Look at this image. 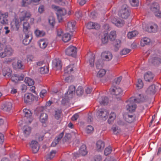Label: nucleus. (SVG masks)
<instances>
[{
    "instance_id": "obj_1",
    "label": "nucleus",
    "mask_w": 161,
    "mask_h": 161,
    "mask_svg": "<svg viewBox=\"0 0 161 161\" xmlns=\"http://www.w3.org/2000/svg\"><path fill=\"white\" fill-rule=\"evenodd\" d=\"M145 100V98L142 94H139L136 98L134 97H132L126 101L127 104L126 108L128 111L132 112L136 108V103L143 102Z\"/></svg>"
},
{
    "instance_id": "obj_2",
    "label": "nucleus",
    "mask_w": 161,
    "mask_h": 161,
    "mask_svg": "<svg viewBox=\"0 0 161 161\" xmlns=\"http://www.w3.org/2000/svg\"><path fill=\"white\" fill-rule=\"evenodd\" d=\"M52 7L57 11L56 14L59 21H62L66 14V11L65 9L54 5H52Z\"/></svg>"
},
{
    "instance_id": "obj_3",
    "label": "nucleus",
    "mask_w": 161,
    "mask_h": 161,
    "mask_svg": "<svg viewBox=\"0 0 161 161\" xmlns=\"http://www.w3.org/2000/svg\"><path fill=\"white\" fill-rule=\"evenodd\" d=\"M119 14L122 18L127 19L130 15L129 9L128 6L126 4L123 5L119 12Z\"/></svg>"
},
{
    "instance_id": "obj_4",
    "label": "nucleus",
    "mask_w": 161,
    "mask_h": 161,
    "mask_svg": "<svg viewBox=\"0 0 161 161\" xmlns=\"http://www.w3.org/2000/svg\"><path fill=\"white\" fill-rule=\"evenodd\" d=\"M110 94L114 96L117 98H119L122 94V91L121 88L115 86H113L110 89Z\"/></svg>"
},
{
    "instance_id": "obj_5",
    "label": "nucleus",
    "mask_w": 161,
    "mask_h": 161,
    "mask_svg": "<svg viewBox=\"0 0 161 161\" xmlns=\"http://www.w3.org/2000/svg\"><path fill=\"white\" fill-rule=\"evenodd\" d=\"M96 68L98 69H100L99 70L98 72L97 76L98 77H103L105 74L106 71L103 69H100L103 65V61L101 59H98L96 63Z\"/></svg>"
},
{
    "instance_id": "obj_6",
    "label": "nucleus",
    "mask_w": 161,
    "mask_h": 161,
    "mask_svg": "<svg viewBox=\"0 0 161 161\" xmlns=\"http://www.w3.org/2000/svg\"><path fill=\"white\" fill-rule=\"evenodd\" d=\"M87 153L86 146L85 145H82L79 150L78 153L77 152L74 153V158H75L79 157L80 156H85Z\"/></svg>"
},
{
    "instance_id": "obj_7",
    "label": "nucleus",
    "mask_w": 161,
    "mask_h": 161,
    "mask_svg": "<svg viewBox=\"0 0 161 161\" xmlns=\"http://www.w3.org/2000/svg\"><path fill=\"white\" fill-rule=\"evenodd\" d=\"M20 12L19 18L21 22L23 21L27 20L30 18L31 14L29 11L20 10Z\"/></svg>"
},
{
    "instance_id": "obj_8",
    "label": "nucleus",
    "mask_w": 161,
    "mask_h": 161,
    "mask_svg": "<svg viewBox=\"0 0 161 161\" xmlns=\"http://www.w3.org/2000/svg\"><path fill=\"white\" fill-rule=\"evenodd\" d=\"M75 88L74 86L71 85L69 86L68 91L65 94L64 99L68 100L72 98L75 94Z\"/></svg>"
},
{
    "instance_id": "obj_9",
    "label": "nucleus",
    "mask_w": 161,
    "mask_h": 161,
    "mask_svg": "<svg viewBox=\"0 0 161 161\" xmlns=\"http://www.w3.org/2000/svg\"><path fill=\"white\" fill-rule=\"evenodd\" d=\"M23 112L25 115L24 119H26L25 123L26 124H30L32 121V117L31 111L26 108H24Z\"/></svg>"
},
{
    "instance_id": "obj_10",
    "label": "nucleus",
    "mask_w": 161,
    "mask_h": 161,
    "mask_svg": "<svg viewBox=\"0 0 161 161\" xmlns=\"http://www.w3.org/2000/svg\"><path fill=\"white\" fill-rule=\"evenodd\" d=\"M150 9L155 13L156 16L158 18L161 17V11L159 10V7L158 3H154L150 6Z\"/></svg>"
},
{
    "instance_id": "obj_11",
    "label": "nucleus",
    "mask_w": 161,
    "mask_h": 161,
    "mask_svg": "<svg viewBox=\"0 0 161 161\" xmlns=\"http://www.w3.org/2000/svg\"><path fill=\"white\" fill-rule=\"evenodd\" d=\"M108 111L105 109H100L97 113V116L103 120H105L108 118Z\"/></svg>"
},
{
    "instance_id": "obj_12",
    "label": "nucleus",
    "mask_w": 161,
    "mask_h": 161,
    "mask_svg": "<svg viewBox=\"0 0 161 161\" xmlns=\"http://www.w3.org/2000/svg\"><path fill=\"white\" fill-rule=\"evenodd\" d=\"M76 52V48L72 46L69 47L65 50L66 55L72 57H75V56Z\"/></svg>"
},
{
    "instance_id": "obj_13",
    "label": "nucleus",
    "mask_w": 161,
    "mask_h": 161,
    "mask_svg": "<svg viewBox=\"0 0 161 161\" xmlns=\"http://www.w3.org/2000/svg\"><path fill=\"white\" fill-rule=\"evenodd\" d=\"M29 145L33 153H35L38 151L39 149V146L37 141L33 140L30 143Z\"/></svg>"
},
{
    "instance_id": "obj_14",
    "label": "nucleus",
    "mask_w": 161,
    "mask_h": 161,
    "mask_svg": "<svg viewBox=\"0 0 161 161\" xmlns=\"http://www.w3.org/2000/svg\"><path fill=\"white\" fill-rule=\"evenodd\" d=\"M25 36L23 40V43L25 45H27L31 42L32 36L31 32H28V33H25Z\"/></svg>"
},
{
    "instance_id": "obj_15",
    "label": "nucleus",
    "mask_w": 161,
    "mask_h": 161,
    "mask_svg": "<svg viewBox=\"0 0 161 161\" xmlns=\"http://www.w3.org/2000/svg\"><path fill=\"white\" fill-rule=\"evenodd\" d=\"M149 61L154 65L158 64L161 63V59L157 56L156 53L153 54L151 58L149 60Z\"/></svg>"
},
{
    "instance_id": "obj_16",
    "label": "nucleus",
    "mask_w": 161,
    "mask_h": 161,
    "mask_svg": "<svg viewBox=\"0 0 161 161\" xmlns=\"http://www.w3.org/2000/svg\"><path fill=\"white\" fill-rule=\"evenodd\" d=\"M123 117L125 120L129 123L132 122L135 119V115L129 113L124 114Z\"/></svg>"
},
{
    "instance_id": "obj_17",
    "label": "nucleus",
    "mask_w": 161,
    "mask_h": 161,
    "mask_svg": "<svg viewBox=\"0 0 161 161\" xmlns=\"http://www.w3.org/2000/svg\"><path fill=\"white\" fill-rule=\"evenodd\" d=\"M52 66L56 69H60L62 67L60 60L59 59H53L52 62Z\"/></svg>"
},
{
    "instance_id": "obj_18",
    "label": "nucleus",
    "mask_w": 161,
    "mask_h": 161,
    "mask_svg": "<svg viewBox=\"0 0 161 161\" xmlns=\"http://www.w3.org/2000/svg\"><path fill=\"white\" fill-rule=\"evenodd\" d=\"M102 56L106 61L110 60L113 57L111 53L108 51L103 52L102 53Z\"/></svg>"
},
{
    "instance_id": "obj_19",
    "label": "nucleus",
    "mask_w": 161,
    "mask_h": 161,
    "mask_svg": "<svg viewBox=\"0 0 161 161\" xmlns=\"http://www.w3.org/2000/svg\"><path fill=\"white\" fill-rule=\"evenodd\" d=\"M19 20L17 18H15L11 23V26L13 28V29L15 31H18L20 25V22Z\"/></svg>"
},
{
    "instance_id": "obj_20",
    "label": "nucleus",
    "mask_w": 161,
    "mask_h": 161,
    "mask_svg": "<svg viewBox=\"0 0 161 161\" xmlns=\"http://www.w3.org/2000/svg\"><path fill=\"white\" fill-rule=\"evenodd\" d=\"M34 96L31 93H27L25 94L24 97V101L27 103L32 102L34 99Z\"/></svg>"
},
{
    "instance_id": "obj_21",
    "label": "nucleus",
    "mask_w": 161,
    "mask_h": 161,
    "mask_svg": "<svg viewBox=\"0 0 161 161\" xmlns=\"http://www.w3.org/2000/svg\"><path fill=\"white\" fill-rule=\"evenodd\" d=\"M12 108V103L10 102H6L2 106V108L4 111L9 112Z\"/></svg>"
},
{
    "instance_id": "obj_22",
    "label": "nucleus",
    "mask_w": 161,
    "mask_h": 161,
    "mask_svg": "<svg viewBox=\"0 0 161 161\" xmlns=\"http://www.w3.org/2000/svg\"><path fill=\"white\" fill-rule=\"evenodd\" d=\"M105 146L104 142L101 140L98 141L96 144V149L98 152L103 151Z\"/></svg>"
},
{
    "instance_id": "obj_23",
    "label": "nucleus",
    "mask_w": 161,
    "mask_h": 161,
    "mask_svg": "<svg viewBox=\"0 0 161 161\" xmlns=\"http://www.w3.org/2000/svg\"><path fill=\"white\" fill-rule=\"evenodd\" d=\"M75 22L74 21L68 22L66 26V30L69 32L73 31L75 28Z\"/></svg>"
},
{
    "instance_id": "obj_24",
    "label": "nucleus",
    "mask_w": 161,
    "mask_h": 161,
    "mask_svg": "<svg viewBox=\"0 0 161 161\" xmlns=\"http://www.w3.org/2000/svg\"><path fill=\"white\" fill-rule=\"evenodd\" d=\"M74 67V64H70L66 67L64 69V76H67L68 74L73 73Z\"/></svg>"
},
{
    "instance_id": "obj_25",
    "label": "nucleus",
    "mask_w": 161,
    "mask_h": 161,
    "mask_svg": "<svg viewBox=\"0 0 161 161\" xmlns=\"http://www.w3.org/2000/svg\"><path fill=\"white\" fill-rule=\"evenodd\" d=\"M8 17V13L7 12L3 13L1 11H0V20L2 19L0 22L2 24L6 23L7 18Z\"/></svg>"
},
{
    "instance_id": "obj_26",
    "label": "nucleus",
    "mask_w": 161,
    "mask_h": 161,
    "mask_svg": "<svg viewBox=\"0 0 161 161\" xmlns=\"http://www.w3.org/2000/svg\"><path fill=\"white\" fill-rule=\"evenodd\" d=\"M37 43L40 48L44 49L47 46L48 42L46 40L41 39Z\"/></svg>"
},
{
    "instance_id": "obj_27",
    "label": "nucleus",
    "mask_w": 161,
    "mask_h": 161,
    "mask_svg": "<svg viewBox=\"0 0 161 161\" xmlns=\"http://www.w3.org/2000/svg\"><path fill=\"white\" fill-rule=\"evenodd\" d=\"M86 27L89 29H97L99 28L100 25L99 24L97 23L90 22L87 24Z\"/></svg>"
},
{
    "instance_id": "obj_28",
    "label": "nucleus",
    "mask_w": 161,
    "mask_h": 161,
    "mask_svg": "<svg viewBox=\"0 0 161 161\" xmlns=\"http://www.w3.org/2000/svg\"><path fill=\"white\" fill-rule=\"evenodd\" d=\"M64 135V133L63 132L59 134L56 137V139H55L52 142L51 144V146L53 147L55 146L56 145L58 144V142L60 141L61 139L62 138Z\"/></svg>"
},
{
    "instance_id": "obj_29",
    "label": "nucleus",
    "mask_w": 161,
    "mask_h": 161,
    "mask_svg": "<svg viewBox=\"0 0 161 161\" xmlns=\"http://www.w3.org/2000/svg\"><path fill=\"white\" fill-rule=\"evenodd\" d=\"M11 70L8 68H5L3 69V75L6 78H8L10 77L11 75Z\"/></svg>"
},
{
    "instance_id": "obj_30",
    "label": "nucleus",
    "mask_w": 161,
    "mask_h": 161,
    "mask_svg": "<svg viewBox=\"0 0 161 161\" xmlns=\"http://www.w3.org/2000/svg\"><path fill=\"white\" fill-rule=\"evenodd\" d=\"M156 92V87L154 85L149 86L146 91L147 93L150 95H153L155 94Z\"/></svg>"
},
{
    "instance_id": "obj_31",
    "label": "nucleus",
    "mask_w": 161,
    "mask_h": 161,
    "mask_svg": "<svg viewBox=\"0 0 161 161\" xmlns=\"http://www.w3.org/2000/svg\"><path fill=\"white\" fill-rule=\"evenodd\" d=\"M12 65L14 68H18L19 69H23L24 67V65L22 62L20 60H18L16 64L15 63H13Z\"/></svg>"
},
{
    "instance_id": "obj_32",
    "label": "nucleus",
    "mask_w": 161,
    "mask_h": 161,
    "mask_svg": "<svg viewBox=\"0 0 161 161\" xmlns=\"http://www.w3.org/2000/svg\"><path fill=\"white\" fill-rule=\"evenodd\" d=\"M112 22L118 27H121L124 24V21L119 19H114L112 20Z\"/></svg>"
},
{
    "instance_id": "obj_33",
    "label": "nucleus",
    "mask_w": 161,
    "mask_h": 161,
    "mask_svg": "<svg viewBox=\"0 0 161 161\" xmlns=\"http://www.w3.org/2000/svg\"><path fill=\"white\" fill-rule=\"evenodd\" d=\"M154 77V75L150 72H147L144 74V78L146 81H150Z\"/></svg>"
},
{
    "instance_id": "obj_34",
    "label": "nucleus",
    "mask_w": 161,
    "mask_h": 161,
    "mask_svg": "<svg viewBox=\"0 0 161 161\" xmlns=\"http://www.w3.org/2000/svg\"><path fill=\"white\" fill-rule=\"evenodd\" d=\"M97 100L101 105H107L108 103V98L107 97H99Z\"/></svg>"
},
{
    "instance_id": "obj_35",
    "label": "nucleus",
    "mask_w": 161,
    "mask_h": 161,
    "mask_svg": "<svg viewBox=\"0 0 161 161\" xmlns=\"http://www.w3.org/2000/svg\"><path fill=\"white\" fill-rule=\"evenodd\" d=\"M4 51L7 56H10L12 55L14 50L11 47L9 46H7L5 47Z\"/></svg>"
},
{
    "instance_id": "obj_36",
    "label": "nucleus",
    "mask_w": 161,
    "mask_h": 161,
    "mask_svg": "<svg viewBox=\"0 0 161 161\" xmlns=\"http://www.w3.org/2000/svg\"><path fill=\"white\" fill-rule=\"evenodd\" d=\"M150 40L149 38L145 37L141 39V45L143 47L148 44L150 42Z\"/></svg>"
},
{
    "instance_id": "obj_37",
    "label": "nucleus",
    "mask_w": 161,
    "mask_h": 161,
    "mask_svg": "<svg viewBox=\"0 0 161 161\" xmlns=\"http://www.w3.org/2000/svg\"><path fill=\"white\" fill-rule=\"evenodd\" d=\"M23 31L25 33H28L29 30L30 29V26L28 22L26 21H24L23 23Z\"/></svg>"
},
{
    "instance_id": "obj_38",
    "label": "nucleus",
    "mask_w": 161,
    "mask_h": 161,
    "mask_svg": "<svg viewBox=\"0 0 161 161\" xmlns=\"http://www.w3.org/2000/svg\"><path fill=\"white\" fill-rule=\"evenodd\" d=\"M71 35L69 33H65L63 34L62 37V41L65 42H67L69 41L71 39Z\"/></svg>"
},
{
    "instance_id": "obj_39",
    "label": "nucleus",
    "mask_w": 161,
    "mask_h": 161,
    "mask_svg": "<svg viewBox=\"0 0 161 161\" xmlns=\"http://www.w3.org/2000/svg\"><path fill=\"white\" fill-rule=\"evenodd\" d=\"M158 26L155 24H154L151 25L150 28H147L146 31L148 32H155L157 31Z\"/></svg>"
},
{
    "instance_id": "obj_40",
    "label": "nucleus",
    "mask_w": 161,
    "mask_h": 161,
    "mask_svg": "<svg viewBox=\"0 0 161 161\" xmlns=\"http://www.w3.org/2000/svg\"><path fill=\"white\" fill-rule=\"evenodd\" d=\"M23 132L25 136H28L31 132V128L28 125L25 126L23 129Z\"/></svg>"
},
{
    "instance_id": "obj_41",
    "label": "nucleus",
    "mask_w": 161,
    "mask_h": 161,
    "mask_svg": "<svg viewBox=\"0 0 161 161\" xmlns=\"http://www.w3.org/2000/svg\"><path fill=\"white\" fill-rule=\"evenodd\" d=\"M48 116L47 114L45 113L41 114L40 117V120L42 123H45L47 120Z\"/></svg>"
},
{
    "instance_id": "obj_42",
    "label": "nucleus",
    "mask_w": 161,
    "mask_h": 161,
    "mask_svg": "<svg viewBox=\"0 0 161 161\" xmlns=\"http://www.w3.org/2000/svg\"><path fill=\"white\" fill-rule=\"evenodd\" d=\"M138 34V32L136 31L129 32L127 34V37L129 39H132L135 37Z\"/></svg>"
},
{
    "instance_id": "obj_43",
    "label": "nucleus",
    "mask_w": 161,
    "mask_h": 161,
    "mask_svg": "<svg viewBox=\"0 0 161 161\" xmlns=\"http://www.w3.org/2000/svg\"><path fill=\"white\" fill-rule=\"evenodd\" d=\"M56 153V151L55 150H52L46 156V159L48 160L53 158L55 156Z\"/></svg>"
},
{
    "instance_id": "obj_44",
    "label": "nucleus",
    "mask_w": 161,
    "mask_h": 161,
    "mask_svg": "<svg viewBox=\"0 0 161 161\" xmlns=\"http://www.w3.org/2000/svg\"><path fill=\"white\" fill-rule=\"evenodd\" d=\"M34 33L36 36L41 37L44 36L45 35V32L42 31H40L36 29L34 31Z\"/></svg>"
},
{
    "instance_id": "obj_45",
    "label": "nucleus",
    "mask_w": 161,
    "mask_h": 161,
    "mask_svg": "<svg viewBox=\"0 0 161 161\" xmlns=\"http://www.w3.org/2000/svg\"><path fill=\"white\" fill-rule=\"evenodd\" d=\"M23 77H19V75H15L12 76L11 78V80L12 81L15 82H17L19 80H23Z\"/></svg>"
},
{
    "instance_id": "obj_46",
    "label": "nucleus",
    "mask_w": 161,
    "mask_h": 161,
    "mask_svg": "<svg viewBox=\"0 0 161 161\" xmlns=\"http://www.w3.org/2000/svg\"><path fill=\"white\" fill-rule=\"evenodd\" d=\"M24 81L25 83L29 86H31L34 84L33 80L28 77L25 78Z\"/></svg>"
},
{
    "instance_id": "obj_47",
    "label": "nucleus",
    "mask_w": 161,
    "mask_h": 161,
    "mask_svg": "<svg viewBox=\"0 0 161 161\" xmlns=\"http://www.w3.org/2000/svg\"><path fill=\"white\" fill-rule=\"evenodd\" d=\"M94 57L95 55L94 54H92L89 57L88 62L89 63L90 65L92 67L94 66Z\"/></svg>"
},
{
    "instance_id": "obj_48",
    "label": "nucleus",
    "mask_w": 161,
    "mask_h": 161,
    "mask_svg": "<svg viewBox=\"0 0 161 161\" xmlns=\"http://www.w3.org/2000/svg\"><path fill=\"white\" fill-rule=\"evenodd\" d=\"M31 3V0H22L21 5L23 7H27Z\"/></svg>"
},
{
    "instance_id": "obj_49",
    "label": "nucleus",
    "mask_w": 161,
    "mask_h": 161,
    "mask_svg": "<svg viewBox=\"0 0 161 161\" xmlns=\"http://www.w3.org/2000/svg\"><path fill=\"white\" fill-rule=\"evenodd\" d=\"M116 32L115 31H111L109 33V37L112 41L114 40L116 37Z\"/></svg>"
},
{
    "instance_id": "obj_50",
    "label": "nucleus",
    "mask_w": 161,
    "mask_h": 161,
    "mask_svg": "<svg viewBox=\"0 0 161 161\" xmlns=\"http://www.w3.org/2000/svg\"><path fill=\"white\" fill-rule=\"evenodd\" d=\"M116 118V114L114 112H111L110 114L108 122L109 123H111V121H113Z\"/></svg>"
},
{
    "instance_id": "obj_51",
    "label": "nucleus",
    "mask_w": 161,
    "mask_h": 161,
    "mask_svg": "<svg viewBox=\"0 0 161 161\" xmlns=\"http://www.w3.org/2000/svg\"><path fill=\"white\" fill-rule=\"evenodd\" d=\"M39 71L41 74H45L48 72V69L47 66H44L40 68Z\"/></svg>"
},
{
    "instance_id": "obj_52",
    "label": "nucleus",
    "mask_w": 161,
    "mask_h": 161,
    "mask_svg": "<svg viewBox=\"0 0 161 161\" xmlns=\"http://www.w3.org/2000/svg\"><path fill=\"white\" fill-rule=\"evenodd\" d=\"M130 3L132 6L136 7L138 6L139 4V0H129Z\"/></svg>"
},
{
    "instance_id": "obj_53",
    "label": "nucleus",
    "mask_w": 161,
    "mask_h": 161,
    "mask_svg": "<svg viewBox=\"0 0 161 161\" xmlns=\"http://www.w3.org/2000/svg\"><path fill=\"white\" fill-rule=\"evenodd\" d=\"M112 129L114 133L115 134H117L121 131L120 129L116 125H113Z\"/></svg>"
},
{
    "instance_id": "obj_54",
    "label": "nucleus",
    "mask_w": 161,
    "mask_h": 161,
    "mask_svg": "<svg viewBox=\"0 0 161 161\" xmlns=\"http://www.w3.org/2000/svg\"><path fill=\"white\" fill-rule=\"evenodd\" d=\"M94 130L93 127L90 125H87L85 128V131L86 133L89 134L92 133L93 132Z\"/></svg>"
},
{
    "instance_id": "obj_55",
    "label": "nucleus",
    "mask_w": 161,
    "mask_h": 161,
    "mask_svg": "<svg viewBox=\"0 0 161 161\" xmlns=\"http://www.w3.org/2000/svg\"><path fill=\"white\" fill-rule=\"evenodd\" d=\"M121 41L119 39L116 40L115 41L114 45L115 47V51H117L120 47Z\"/></svg>"
},
{
    "instance_id": "obj_56",
    "label": "nucleus",
    "mask_w": 161,
    "mask_h": 161,
    "mask_svg": "<svg viewBox=\"0 0 161 161\" xmlns=\"http://www.w3.org/2000/svg\"><path fill=\"white\" fill-rule=\"evenodd\" d=\"M143 86V84L142 80L141 79H138L136 84V87L138 89L142 88Z\"/></svg>"
},
{
    "instance_id": "obj_57",
    "label": "nucleus",
    "mask_w": 161,
    "mask_h": 161,
    "mask_svg": "<svg viewBox=\"0 0 161 161\" xmlns=\"http://www.w3.org/2000/svg\"><path fill=\"white\" fill-rule=\"evenodd\" d=\"M61 111L60 110L57 109L55 111L54 117L57 119H59L61 115Z\"/></svg>"
},
{
    "instance_id": "obj_58",
    "label": "nucleus",
    "mask_w": 161,
    "mask_h": 161,
    "mask_svg": "<svg viewBox=\"0 0 161 161\" xmlns=\"http://www.w3.org/2000/svg\"><path fill=\"white\" fill-rule=\"evenodd\" d=\"M48 22L52 27H53L55 24V19L53 16H50L48 18Z\"/></svg>"
},
{
    "instance_id": "obj_59",
    "label": "nucleus",
    "mask_w": 161,
    "mask_h": 161,
    "mask_svg": "<svg viewBox=\"0 0 161 161\" xmlns=\"http://www.w3.org/2000/svg\"><path fill=\"white\" fill-rule=\"evenodd\" d=\"M83 89L81 86H79L78 87L76 90V93L78 95H81L83 93Z\"/></svg>"
},
{
    "instance_id": "obj_60",
    "label": "nucleus",
    "mask_w": 161,
    "mask_h": 161,
    "mask_svg": "<svg viewBox=\"0 0 161 161\" xmlns=\"http://www.w3.org/2000/svg\"><path fill=\"white\" fill-rule=\"evenodd\" d=\"M130 49L125 48L123 49L120 52V54L121 55H125L129 53L130 52Z\"/></svg>"
},
{
    "instance_id": "obj_61",
    "label": "nucleus",
    "mask_w": 161,
    "mask_h": 161,
    "mask_svg": "<svg viewBox=\"0 0 161 161\" xmlns=\"http://www.w3.org/2000/svg\"><path fill=\"white\" fill-rule=\"evenodd\" d=\"M112 151V148L110 146L106 147L104 150V154L105 155H108L111 153Z\"/></svg>"
},
{
    "instance_id": "obj_62",
    "label": "nucleus",
    "mask_w": 161,
    "mask_h": 161,
    "mask_svg": "<svg viewBox=\"0 0 161 161\" xmlns=\"http://www.w3.org/2000/svg\"><path fill=\"white\" fill-rule=\"evenodd\" d=\"M47 93V91L46 90L43 89L42 90L40 93V96L41 98L43 97Z\"/></svg>"
},
{
    "instance_id": "obj_63",
    "label": "nucleus",
    "mask_w": 161,
    "mask_h": 161,
    "mask_svg": "<svg viewBox=\"0 0 161 161\" xmlns=\"http://www.w3.org/2000/svg\"><path fill=\"white\" fill-rule=\"evenodd\" d=\"M45 9L44 6L43 5H41L38 8V11L40 14L42 13Z\"/></svg>"
},
{
    "instance_id": "obj_64",
    "label": "nucleus",
    "mask_w": 161,
    "mask_h": 161,
    "mask_svg": "<svg viewBox=\"0 0 161 161\" xmlns=\"http://www.w3.org/2000/svg\"><path fill=\"white\" fill-rule=\"evenodd\" d=\"M102 157L100 155H95L94 157V161H101Z\"/></svg>"
}]
</instances>
